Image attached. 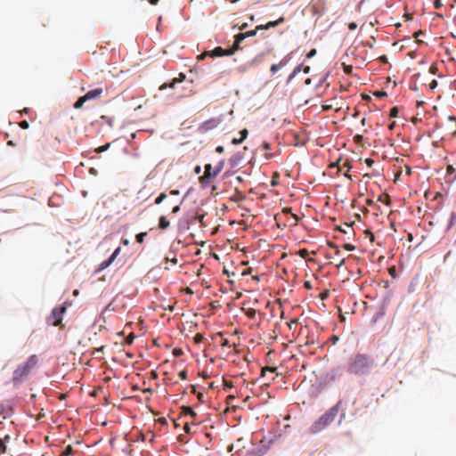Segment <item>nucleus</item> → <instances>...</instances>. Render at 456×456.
<instances>
[{
	"label": "nucleus",
	"instance_id": "nucleus-22",
	"mask_svg": "<svg viewBox=\"0 0 456 456\" xmlns=\"http://www.w3.org/2000/svg\"><path fill=\"white\" fill-rule=\"evenodd\" d=\"M147 235V232H140L136 235V241L138 243H142L144 237Z\"/></svg>",
	"mask_w": 456,
	"mask_h": 456
},
{
	"label": "nucleus",
	"instance_id": "nucleus-56",
	"mask_svg": "<svg viewBox=\"0 0 456 456\" xmlns=\"http://www.w3.org/2000/svg\"><path fill=\"white\" fill-rule=\"evenodd\" d=\"M182 354H183L182 349H175V350H174V355H175V356H179V355H181Z\"/></svg>",
	"mask_w": 456,
	"mask_h": 456
},
{
	"label": "nucleus",
	"instance_id": "nucleus-51",
	"mask_svg": "<svg viewBox=\"0 0 456 456\" xmlns=\"http://www.w3.org/2000/svg\"><path fill=\"white\" fill-rule=\"evenodd\" d=\"M242 142H243V141H242V139H240V138H239V139L234 138V139H232V144H240V143H241Z\"/></svg>",
	"mask_w": 456,
	"mask_h": 456
},
{
	"label": "nucleus",
	"instance_id": "nucleus-18",
	"mask_svg": "<svg viewBox=\"0 0 456 456\" xmlns=\"http://www.w3.org/2000/svg\"><path fill=\"white\" fill-rule=\"evenodd\" d=\"M73 453V448L71 445H68L61 452V456H68Z\"/></svg>",
	"mask_w": 456,
	"mask_h": 456
},
{
	"label": "nucleus",
	"instance_id": "nucleus-8",
	"mask_svg": "<svg viewBox=\"0 0 456 456\" xmlns=\"http://www.w3.org/2000/svg\"><path fill=\"white\" fill-rule=\"evenodd\" d=\"M185 79V75L183 73L179 74L178 78H174L170 83H165L162 86H159V90H164L167 87L173 88L175 85L178 82H183Z\"/></svg>",
	"mask_w": 456,
	"mask_h": 456
},
{
	"label": "nucleus",
	"instance_id": "nucleus-28",
	"mask_svg": "<svg viewBox=\"0 0 456 456\" xmlns=\"http://www.w3.org/2000/svg\"><path fill=\"white\" fill-rule=\"evenodd\" d=\"M373 94L379 98H383L387 95V94L385 91H376L373 93Z\"/></svg>",
	"mask_w": 456,
	"mask_h": 456
},
{
	"label": "nucleus",
	"instance_id": "nucleus-64",
	"mask_svg": "<svg viewBox=\"0 0 456 456\" xmlns=\"http://www.w3.org/2000/svg\"><path fill=\"white\" fill-rule=\"evenodd\" d=\"M183 429H184V431H185L186 433H189V432H190V427H189V425H188L187 423L184 425Z\"/></svg>",
	"mask_w": 456,
	"mask_h": 456
},
{
	"label": "nucleus",
	"instance_id": "nucleus-9",
	"mask_svg": "<svg viewBox=\"0 0 456 456\" xmlns=\"http://www.w3.org/2000/svg\"><path fill=\"white\" fill-rule=\"evenodd\" d=\"M217 175H218L216 174L215 169H213V167L210 164H207L205 166L204 179H206V178L213 179V178L216 177Z\"/></svg>",
	"mask_w": 456,
	"mask_h": 456
},
{
	"label": "nucleus",
	"instance_id": "nucleus-4",
	"mask_svg": "<svg viewBox=\"0 0 456 456\" xmlns=\"http://www.w3.org/2000/svg\"><path fill=\"white\" fill-rule=\"evenodd\" d=\"M284 21H285V18L284 17H280L278 20H276L274 21H269V22H267L265 25H258V26L256 27L255 29H252V30H249V31H247V32H244V33H239L238 34L239 35V39L244 40L247 37H254V36L256 35V32L258 30L269 29L271 28H274V27L283 23Z\"/></svg>",
	"mask_w": 456,
	"mask_h": 456
},
{
	"label": "nucleus",
	"instance_id": "nucleus-33",
	"mask_svg": "<svg viewBox=\"0 0 456 456\" xmlns=\"http://www.w3.org/2000/svg\"><path fill=\"white\" fill-rule=\"evenodd\" d=\"M240 139H242V141H244L247 138L248 134V129H246V128L242 129L240 132Z\"/></svg>",
	"mask_w": 456,
	"mask_h": 456
},
{
	"label": "nucleus",
	"instance_id": "nucleus-48",
	"mask_svg": "<svg viewBox=\"0 0 456 456\" xmlns=\"http://www.w3.org/2000/svg\"><path fill=\"white\" fill-rule=\"evenodd\" d=\"M343 168H346V170H349L351 168V165L349 164L348 161H346L344 164H343V167H340V169H343Z\"/></svg>",
	"mask_w": 456,
	"mask_h": 456
},
{
	"label": "nucleus",
	"instance_id": "nucleus-42",
	"mask_svg": "<svg viewBox=\"0 0 456 456\" xmlns=\"http://www.w3.org/2000/svg\"><path fill=\"white\" fill-rule=\"evenodd\" d=\"M344 248L347 251H353L354 249V246L352 244H345Z\"/></svg>",
	"mask_w": 456,
	"mask_h": 456
},
{
	"label": "nucleus",
	"instance_id": "nucleus-20",
	"mask_svg": "<svg viewBox=\"0 0 456 456\" xmlns=\"http://www.w3.org/2000/svg\"><path fill=\"white\" fill-rule=\"evenodd\" d=\"M256 311L253 308H249L246 311V315L250 319H253L256 316Z\"/></svg>",
	"mask_w": 456,
	"mask_h": 456
},
{
	"label": "nucleus",
	"instance_id": "nucleus-58",
	"mask_svg": "<svg viewBox=\"0 0 456 456\" xmlns=\"http://www.w3.org/2000/svg\"><path fill=\"white\" fill-rule=\"evenodd\" d=\"M328 246H329L330 248H333V249L337 248V247H338L336 244H334V243H333V242H331V241H328Z\"/></svg>",
	"mask_w": 456,
	"mask_h": 456
},
{
	"label": "nucleus",
	"instance_id": "nucleus-37",
	"mask_svg": "<svg viewBox=\"0 0 456 456\" xmlns=\"http://www.w3.org/2000/svg\"><path fill=\"white\" fill-rule=\"evenodd\" d=\"M6 452V445L0 439V453H4Z\"/></svg>",
	"mask_w": 456,
	"mask_h": 456
},
{
	"label": "nucleus",
	"instance_id": "nucleus-21",
	"mask_svg": "<svg viewBox=\"0 0 456 456\" xmlns=\"http://www.w3.org/2000/svg\"><path fill=\"white\" fill-rule=\"evenodd\" d=\"M204 338V336L201 334V333H197L194 338H193V340L196 344H200L202 342Z\"/></svg>",
	"mask_w": 456,
	"mask_h": 456
},
{
	"label": "nucleus",
	"instance_id": "nucleus-34",
	"mask_svg": "<svg viewBox=\"0 0 456 456\" xmlns=\"http://www.w3.org/2000/svg\"><path fill=\"white\" fill-rule=\"evenodd\" d=\"M329 101L326 102L325 104L322 105V110L328 111L333 108V105L331 103H328Z\"/></svg>",
	"mask_w": 456,
	"mask_h": 456
},
{
	"label": "nucleus",
	"instance_id": "nucleus-57",
	"mask_svg": "<svg viewBox=\"0 0 456 456\" xmlns=\"http://www.w3.org/2000/svg\"><path fill=\"white\" fill-rule=\"evenodd\" d=\"M224 386L227 387H233L232 381L224 380Z\"/></svg>",
	"mask_w": 456,
	"mask_h": 456
},
{
	"label": "nucleus",
	"instance_id": "nucleus-27",
	"mask_svg": "<svg viewBox=\"0 0 456 456\" xmlns=\"http://www.w3.org/2000/svg\"><path fill=\"white\" fill-rule=\"evenodd\" d=\"M343 69L345 73L351 74L353 71V67L351 65H346L343 63Z\"/></svg>",
	"mask_w": 456,
	"mask_h": 456
},
{
	"label": "nucleus",
	"instance_id": "nucleus-55",
	"mask_svg": "<svg viewBox=\"0 0 456 456\" xmlns=\"http://www.w3.org/2000/svg\"><path fill=\"white\" fill-rule=\"evenodd\" d=\"M102 119H104V120H106V122H107L110 126H112V120H111V118H107V117H105V116H102Z\"/></svg>",
	"mask_w": 456,
	"mask_h": 456
},
{
	"label": "nucleus",
	"instance_id": "nucleus-35",
	"mask_svg": "<svg viewBox=\"0 0 456 456\" xmlns=\"http://www.w3.org/2000/svg\"><path fill=\"white\" fill-rule=\"evenodd\" d=\"M283 212L284 213H290L291 214V216L295 219L296 222L298 221V216L296 215V214H293L291 213V208H284L283 209Z\"/></svg>",
	"mask_w": 456,
	"mask_h": 456
},
{
	"label": "nucleus",
	"instance_id": "nucleus-15",
	"mask_svg": "<svg viewBox=\"0 0 456 456\" xmlns=\"http://www.w3.org/2000/svg\"><path fill=\"white\" fill-rule=\"evenodd\" d=\"M301 69H302V65H297L294 69L292 73L289 75L288 81L289 82L290 80H292L301 71Z\"/></svg>",
	"mask_w": 456,
	"mask_h": 456
},
{
	"label": "nucleus",
	"instance_id": "nucleus-40",
	"mask_svg": "<svg viewBox=\"0 0 456 456\" xmlns=\"http://www.w3.org/2000/svg\"><path fill=\"white\" fill-rule=\"evenodd\" d=\"M437 70H438V69L435 64L431 65L429 68V71L432 74H436Z\"/></svg>",
	"mask_w": 456,
	"mask_h": 456
},
{
	"label": "nucleus",
	"instance_id": "nucleus-30",
	"mask_svg": "<svg viewBox=\"0 0 456 456\" xmlns=\"http://www.w3.org/2000/svg\"><path fill=\"white\" fill-rule=\"evenodd\" d=\"M398 114V109L397 107H393L391 110H390V113H389V116L391 118H395Z\"/></svg>",
	"mask_w": 456,
	"mask_h": 456
},
{
	"label": "nucleus",
	"instance_id": "nucleus-45",
	"mask_svg": "<svg viewBox=\"0 0 456 456\" xmlns=\"http://www.w3.org/2000/svg\"><path fill=\"white\" fill-rule=\"evenodd\" d=\"M356 28H357V24L355 22H350L348 24V28L350 30H354V29H356Z\"/></svg>",
	"mask_w": 456,
	"mask_h": 456
},
{
	"label": "nucleus",
	"instance_id": "nucleus-32",
	"mask_svg": "<svg viewBox=\"0 0 456 456\" xmlns=\"http://www.w3.org/2000/svg\"><path fill=\"white\" fill-rule=\"evenodd\" d=\"M134 333H130L128 335V337L126 338V344L131 345L133 343V341H134Z\"/></svg>",
	"mask_w": 456,
	"mask_h": 456
},
{
	"label": "nucleus",
	"instance_id": "nucleus-44",
	"mask_svg": "<svg viewBox=\"0 0 456 456\" xmlns=\"http://www.w3.org/2000/svg\"><path fill=\"white\" fill-rule=\"evenodd\" d=\"M206 56H210V52H204L203 53L199 55L198 59L199 60H203Z\"/></svg>",
	"mask_w": 456,
	"mask_h": 456
},
{
	"label": "nucleus",
	"instance_id": "nucleus-43",
	"mask_svg": "<svg viewBox=\"0 0 456 456\" xmlns=\"http://www.w3.org/2000/svg\"><path fill=\"white\" fill-rule=\"evenodd\" d=\"M365 163L369 167H371L374 164V160L372 159H366Z\"/></svg>",
	"mask_w": 456,
	"mask_h": 456
},
{
	"label": "nucleus",
	"instance_id": "nucleus-23",
	"mask_svg": "<svg viewBox=\"0 0 456 456\" xmlns=\"http://www.w3.org/2000/svg\"><path fill=\"white\" fill-rule=\"evenodd\" d=\"M110 143H106L105 145L98 147L95 150V151L98 153L103 152V151H107L110 148Z\"/></svg>",
	"mask_w": 456,
	"mask_h": 456
},
{
	"label": "nucleus",
	"instance_id": "nucleus-60",
	"mask_svg": "<svg viewBox=\"0 0 456 456\" xmlns=\"http://www.w3.org/2000/svg\"><path fill=\"white\" fill-rule=\"evenodd\" d=\"M423 34L422 30H419L417 32L414 33L413 37L414 38H418V37H419V35Z\"/></svg>",
	"mask_w": 456,
	"mask_h": 456
},
{
	"label": "nucleus",
	"instance_id": "nucleus-36",
	"mask_svg": "<svg viewBox=\"0 0 456 456\" xmlns=\"http://www.w3.org/2000/svg\"><path fill=\"white\" fill-rule=\"evenodd\" d=\"M298 255H299L301 257L305 258V257L307 256V255H308V251H307V249H305V248L300 249V250L298 251Z\"/></svg>",
	"mask_w": 456,
	"mask_h": 456
},
{
	"label": "nucleus",
	"instance_id": "nucleus-24",
	"mask_svg": "<svg viewBox=\"0 0 456 456\" xmlns=\"http://www.w3.org/2000/svg\"><path fill=\"white\" fill-rule=\"evenodd\" d=\"M199 180L202 186H207L209 183L211 179L210 178L204 179V175H203L199 178Z\"/></svg>",
	"mask_w": 456,
	"mask_h": 456
},
{
	"label": "nucleus",
	"instance_id": "nucleus-54",
	"mask_svg": "<svg viewBox=\"0 0 456 456\" xmlns=\"http://www.w3.org/2000/svg\"><path fill=\"white\" fill-rule=\"evenodd\" d=\"M224 146L219 145V146H217V147L216 148V152H218V153H223V152H224Z\"/></svg>",
	"mask_w": 456,
	"mask_h": 456
},
{
	"label": "nucleus",
	"instance_id": "nucleus-63",
	"mask_svg": "<svg viewBox=\"0 0 456 456\" xmlns=\"http://www.w3.org/2000/svg\"><path fill=\"white\" fill-rule=\"evenodd\" d=\"M179 193H180V192H179V191H178V190H172V191H170V194H171V195H179Z\"/></svg>",
	"mask_w": 456,
	"mask_h": 456
},
{
	"label": "nucleus",
	"instance_id": "nucleus-3",
	"mask_svg": "<svg viewBox=\"0 0 456 456\" xmlns=\"http://www.w3.org/2000/svg\"><path fill=\"white\" fill-rule=\"evenodd\" d=\"M38 359L36 354L30 355L24 363L20 364L13 371L12 382L15 385L23 382L32 370L37 365Z\"/></svg>",
	"mask_w": 456,
	"mask_h": 456
},
{
	"label": "nucleus",
	"instance_id": "nucleus-49",
	"mask_svg": "<svg viewBox=\"0 0 456 456\" xmlns=\"http://www.w3.org/2000/svg\"><path fill=\"white\" fill-rule=\"evenodd\" d=\"M304 286H305V289H311L313 288V287H312V283H311V281H305Z\"/></svg>",
	"mask_w": 456,
	"mask_h": 456
},
{
	"label": "nucleus",
	"instance_id": "nucleus-16",
	"mask_svg": "<svg viewBox=\"0 0 456 456\" xmlns=\"http://www.w3.org/2000/svg\"><path fill=\"white\" fill-rule=\"evenodd\" d=\"M275 367H265L262 369V376L265 377L267 373H275Z\"/></svg>",
	"mask_w": 456,
	"mask_h": 456
},
{
	"label": "nucleus",
	"instance_id": "nucleus-38",
	"mask_svg": "<svg viewBox=\"0 0 456 456\" xmlns=\"http://www.w3.org/2000/svg\"><path fill=\"white\" fill-rule=\"evenodd\" d=\"M456 222V214L452 213L451 218H450V226H452Z\"/></svg>",
	"mask_w": 456,
	"mask_h": 456
},
{
	"label": "nucleus",
	"instance_id": "nucleus-53",
	"mask_svg": "<svg viewBox=\"0 0 456 456\" xmlns=\"http://www.w3.org/2000/svg\"><path fill=\"white\" fill-rule=\"evenodd\" d=\"M197 398L200 402H203L204 395L201 392L197 393Z\"/></svg>",
	"mask_w": 456,
	"mask_h": 456
},
{
	"label": "nucleus",
	"instance_id": "nucleus-25",
	"mask_svg": "<svg viewBox=\"0 0 456 456\" xmlns=\"http://www.w3.org/2000/svg\"><path fill=\"white\" fill-rule=\"evenodd\" d=\"M224 160H221L218 165L216 166L215 169V171L216 172V174L218 175L222 169L224 168Z\"/></svg>",
	"mask_w": 456,
	"mask_h": 456
},
{
	"label": "nucleus",
	"instance_id": "nucleus-2",
	"mask_svg": "<svg viewBox=\"0 0 456 456\" xmlns=\"http://www.w3.org/2000/svg\"><path fill=\"white\" fill-rule=\"evenodd\" d=\"M341 401H338L334 406L329 409L325 413H323L311 427L310 432L312 434H316L322 429H324L327 426L332 423L341 407Z\"/></svg>",
	"mask_w": 456,
	"mask_h": 456
},
{
	"label": "nucleus",
	"instance_id": "nucleus-7",
	"mask_svg": "<svg viewBox=\"0 0 456 456\" xmlns=\"http://www.w3.org/2000/svg\"><path fill=\"white\" fill-rule=\"evenodd\" d=\"M242 39H239V35L237 34L234 37V43L232 48L227 49V56L233 55L237 51L240 49V45L242 42Z\"/></svg>",
	"mask_w": 456,
	"mask_h": 456
},
{
	"label": "nucleus",
	"instance_id": "nucleus-11",
	"mask_svg": "<svg viewBox=\"0 0 456 456\" xmlns=\"http://www.w3.org/2000/svg\"><path fill=\"white\" fill-rule=\"evenodd\" d=\"M227 50L223 49L222 47L218 46L216 47L213 51L210 52L211 57H221V56H227Z\"/></svg>",
	"mask_w": 456,
	"mask_h": 456
},
{
	"label": "nucleus",
	"instance_id": "nucleus-12",
	"mask_svg": "<svg viewBox=\"0 0 456 456\" xmlns=\"http://www.w3.org/2000/svg\"><path fill=\"white\" fill-rule=\"evenodd\" d=\"M170 225V223L169 221L166 218V216H162L159 217V226L160 229L162 230H166L169 227Z\"/></svg>",
	"mask_w": 456,
	"mask_h": 456
},
{
	"label": "nucleus",
	"instance_id": "nucleus-6",
	"mask_svg": "<svg viewBox=\"0 0 456 456\" xmlns=\"http://www.w3.org/2000/svg\"><path fill=\"white\" fill-rule=\"evenodd\" d=\"M102 94V88H95V89H93V90H90L88 91L84 96V98L86 99V101H90V100H94V99H96L98 97H100Z\"/></svg>",
	"mask_w": 456,
	"mask_h": 456
},
{
	"label": "nucleus",
	"instance_id": "nucleus-19",
	"mask_svg": "<svg viewBox=\"0 0 456 456\" xmlns=\"http://www.w3.org/2000/svg\"><path fill=\"white\" fill-rule=\"evenodd\" d=\"M167 198V194L162 192L159 196L155 200V204L159 205L162 201Z\"/></svg>",
	"mask_w": 456,
	"mask_h": 456
},
{
	"label": "nucleus",
	"instance_id": "nucleus-5",
	"mask_svg": "<svg viewBox=\"0 0 456 456\" xmlns=\"http://www.w3.org/2000/svg\"><path fill=\"white\" fill-rule=\"evenodd\" d=\"M65 312L66 307L63 305L53 308L51 315L48 317V324L53 326H59L61 323L62 316Z\"/></svg>",
	"mask_w": 456,
	"mask_h": 456
},
{
	"label": "nucleus",
	"instance_id": "nucleus-17",
	"mask_svg": "<svg viewBox=\"0 0 456 456\" xmlns=\"http://www.w3.org/2000/svg\"><path fill=\"white\" fill-rule=\"evenodd\" d=\"M86 102V101L84 98V96L79 97L77 101L74 103V108L80 109Z\"/></svg>",
	"mask_w": 456,
	"mask_h": 456
},
{
	"label": "nucleus",
	"instance_id": "nucleus-26",
	"mask_svg": "<svg viewBox=\"0 0 456 456\" xmlns=\"http://www.w3.org/2000/svg\"><path fill=\"white\" fill-rule=\"evenodd\" d=\"M120 251H121L120 247L117 248L110 257L114 261L117 258V256L119 255Z\"/></svg>",
	"mask_w": 456,
	"mask_h": 456
},
{
	"label": "nucleus",
	"instance_id": "nucleus-47",
	"mask_svg": "<svg viewBox=\"0 0 456 456\" xmlns=\"http://www.w3.org/2000/svg\"><path fill=\"white\" fill-rule=\"evenodd\" d=\"M179 377L182 379H185L187 378V373L185 370H182L179 372Z\"/></svg>",
	"mask_w": 456,
	"mask_h": 456
},
{
	"label": "nucleus",
	"instance_id": "nucleus-31",
	"mask_svg": "<svg viewBox=\"0 0 456 456\" xmlns=\"http://www.w3.org/2000/svg\"><path fill=\"white\" fill-rule=\"evenodd\" d=\"M19 126H20V128H22V129H28V126H29V124H28V122L27 120H22V121H20V122L19 123Z\"/></svg>",
	"mask_w": 456,
	"mask_h": 456
},
{
	"label": "nucleus",
	"instance_id": "nucleus-52",
	"mask_svg": "<svg viewBox=\"0 0 456 456\" xmlns=\"http://www.w3.org/2000/svg\"><path fill=\"white\" fill-rule=\"evenodd\" d=\"M222 346H229V340L227 338H224L221 342Z\"/></svg>",
	"mask_w": 456,
	"mask_h": 456
},
{
	"label": "nucleus",
	"instance_id": "nucleus-41",
	"mask_svg": "<svg viewBox=\"0 0 456 456\" xmlns=\"http://www.w3.org/2000/svg\"><path fill=\"white\" fill-rule=\"evenodd\" d=\"M442 5H443V4H442L441 0H435V1H434V6H435V8H436V9H439V8H441V7H442Z\"/></svg>",
	"mask_w": 456,
	"mask_h": 456
},
{
	"label": "nucleus",
	"instance_id": "nucleus-13",
	"mask_svg": "<svg viewBox=\"0 0 456 456\" xmlns=\"http://www.w3.org/2000/svg\"><path fill=\"white\" fill-rule=\"evenodd\" d=\"M182 412L183 414H190L192 418H195L197 416V413L189 406H183Z\"/></svg>",
	"mask_w": 456,
	"mask_h": 456
},
{
	"label": "nucleus",
	"instance_id": "nucleus-10",
	"mask_svg": "<svg viewBox=\"0 0 456 456\" xmlns=\"http://www.w3.org/2000/svg\"><path fill=\"white\" fill-rule=\"evenodd\" d=\"M288 62H289L288 57L283 58L279 63L273 64L271 66V69H270L271 72L273 74L276 73L280 69L285 67L288 64Z\"/></svg>",
	"mask_w": 456,
	"mask_h": 456
},
{
	"label": "nucleus",
	"instance_id": "nucleus-50",
	"mask_svg": "<svg viewBox=\"0 0 456 456\" xmlns=\"http://www.w3.org/2000/svg\"><path fill=\"white\" fill-rule=\"evenodd\" d=\"M365 233L367 234V236H370V241L374 240V235L372 234V232L370 231L366 230Z\"/></svg>",
	"mask_w": 456,
	"mask_h": 456
},
{
	"label": "nucleus",
	"instance_id": "nucleus-46",
	"mask_svg": "<svg viewBox=\"0 0 456 456\" xmlns=\"http://www.w3.org/2000/svg\"><path fill=\"white\" fill-rule=\"evenodd\" d=\"M316 54V49H312L306 55L307 58H312Z\"/></svg>",
	"mask_w": 456,
	"mask_h": 456
},
{
	"label": "nucleus",
	"instance_id": "nucleus-39",
	"mask_svg": "<svg viewBox=\"0 0 456 456\" xmlns=\"http://www.w3.org/2000/svg\"><path fill=\"white\" fill-rule=\"evenodd\" d=\"M438 83L436 79L432 80L431 83L429 84V88L431 90L435 89L436 86H437Z\"/></svg>",
	"mask_w": 456,
	"mask_h": 456
},
{
	"label": "nucleus",
	"instance_id": "nucleus-62",
	"mask_svg": "<svg viewBox=\"0 0 456 456\" xmlns=\"http://www.w3.org/2000/svg\"><path fill=\"white\" fill-rule=\"evenodd\" d=\"M263 147H264V149H265V150H269V148H270V144H269L268 142H265L263 143Z\"/></svg>",
	"mask_w": 456,
	"mask_h": 456
},
{
	"label": "nucleus",
	"instance_id": "nucleus-59",
	"mask_svg": "<svg viewBox=\"0 0 456 456\" xmlns=\"http://www.w3.org/2000/svg\"><path fill=\"white\" fill-rule=\"evenodd\" d=\"M179 211H180V207L179 206H175L172 209V213H174V214L178 213Z\"/></svg>",
	"mask_w": 456,
	"mask_h": 456
},
{
	"label": "nucleus",
	"instance_id": "nucleus-61",
	"mask_svg": "<svg viewBox=\"0 0 456 456\" xmlns=\"http://www.w3.org/2000/svg\"><path fill=\"white\" fill-rule=\"evenodd\" d=\"M195 174H200L201 172V168L200 166L195 167L194 168Z\"/></svg>",
	"mask_w": 456,
	"mask_h": 456
},
{
	"label": "nucleus",
	"instance_id": "nucleus-14",
	"mask_svg": "<svg viewBox=\"0 0 456 456\" xmlns=\"http://www.w3.org/2000/svg\"><path fill=\"white\" fill-rule=\"evenodd\" d=\"M114 261L109 257V259L107 260H104L103 262L101 263L100 266H99V271H102L104 269H106L107 267H109Z\"/></svg>",
	"mask_w": 456,
	"mask_h": 456
},
{
	"label": "nucleus",
	"instance_id": "nucleus-1",
	"mask_svg": "<svg viewBox=\"0 0 456 456\" xmlns=\"http://www.w3.org/2000/svg\"><path fill=\"white\" fill-rule=\"evenodd\" d=\"M373 363V360L369 355L357 354L348 360L346 370L350 374L363 375L369 372Z\"/></svg>",
	"mask_w": 456,
	"mask_h": 456
},
{
	"label": "nucleus",
	"instance_id": "nucleus-29",
	"mask_svg": "<svg viewBox=\"0 0 456 456\" xmlns=\"http://www.w3.org/2000/svg\"><path fill=\"white\" fill-rule=\"evenodd\" d=\"M379 200L381 202H385L386 204L389 203V196L387 194L381 195L379 198Z\"/></svg>",
	"mask_w": 456,
	"mask_h": 456
}]
</instances>
